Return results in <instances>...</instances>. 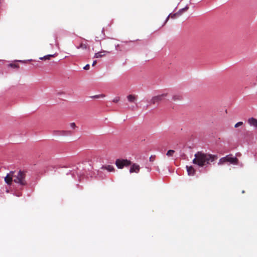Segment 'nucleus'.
<instances>
[{
  "label": "nucleus",
  "mask_w": 257,
  "mask_h": 257,
  "mask_svg": "<svg viewBox=\"0 0 257 257\" xmlns=\"http://www.w3.org/2000/svg\"><path fill=\"white\" fill-rule=\"evenodd\" d=\"M188 10V7H186L181 10H180L177 13L174 14L171 16L172 18H175L176 16H180L182 14L183 12L186 11Z\"/></svg>",
  "instance_id": "obj_14"
},
{
  "label": "nucleus",
  "mask_w": 257,
  "mask_h": 257,
  "mask_svg": "<svg viewBox=\"0 0 257 257\" xmlns=\"http://www.w3.org/2000/svg\"><path fill=\"white\" fill-rule=\"evenodd\" d=\"M89 67H90V66L89 64H87L86 65H85L84 67H83V69L84 70H88L89 69Z\"/></svg>",
  "instance_id": "obj_23"
},
{
  "label": "nucleus",
  "mask_w": 257,
  "mask_h": 257,
  "mask_svg": "<svg viewBox=\"0 0 257 257\" xmlns=\"http://www.w3.org/2000/svg\"><path fill=\"white\" fill-rule=\"evenodd\" d=\"M11 66L13 67H17V66L16 65L11 64Z\"/></svg>",
  "instance_id": "obj_26"
},
{
  "label": "nucleus",
  "mask_w": 257,
  "mask_h": 257,
  "mask_svg": "<svg viewBox=\"0 0 257 257\" xmlns=\"http://www.w3.org/2000/svg\"><path fill=\"white\" fill-rule=\"evenodd\" d=\"M54 55H48L46 56H44L43 57L40 58V59H49L50 57H54Z\"/></svg>",
  "instance_id": "obj_18"
},
{
  "label": "nucleus",
  "mask_w": 257,
  "mask_h": 257,
  "mask_svg": "<svg viewBox=\"0 0 257 257\" xmlns=\"http://www.w3.org/2000/svg\"><path fill=\"white\" fill-rule=\"evenodd\" d=\"M170 16V15H169V16L167 17V19H166V21H167V20H168V19H169V18Z\"/></svg>",
  "instance_id": "obj_27"
},
{
  "label": "nucleus",
  "mask_w": 257,
  "mask_h": 257,
  "mask_svg": "<svg viewBox=\"0 0 257 257\" xmlns=\"http://www.w3.org/2000/svg\"><path fill=\"white\" fill-rule=\"evenodd\" d=\"M109 52L106 51H102L97 53H96L94 55V57L96 58H101L106 55V54Z\"/></svg>",
  "instance_id": "obj_10"
},
{
  "label": "nucleus",
  "mask_w": 257,
  "mask_h": 257,
  "mask_svg": "<svg viewBox=\"0 0 257 257\" xmlns=\"http://www.w3.org/2000/svg\"><path fill=\"white\" fill-rule=\"evenodd\" d=\"M14 182L21 186L27 185V181L25 179V173L21 171L18 172H13Z\"/></svg>",
  "instance_id": "obj_2"
},
{
  "label": "nucleus",
  "mask_w": 257,
  "mask_h": 257,
  "mask_svg": "<svg viewBox=\"0 0 257 257\" xmlns=\"http://www.w3.org/2000/svg\"><path fill=\"white\" fill-rule=\"evenodd\" d=\"M115 165L118 169H122L124 167H127L131 165V162L127 159H117Z\"/></svg>",
  "instance_id": "obj_4"
},
{
  "label": "nucleus",
  "mask_w": 257,
  "mask_h": 257,
  "mask_svg": "<svg viewBox=\"0 0 257 257\" xmlns=\"http://www.w3.org/2000/svg\"><path fill=\"white\" fill-rule=\"evenodd\" d=\"M174 153H175V151H174L173 150H170L167 152L166 155L168 157H172L173 156Z\"/></svg>",
  "instance_id": "obj_17"
},
{
  "label": "nucleus",
  "mask_w": 257,
  "mask_h": 257,
  "mask_svg": "<svg viewBox=\"0 0 257 257\" xmlns=\"http://www.w3.org/2000/svg\"><path fill=\"white\" fill-rule=\"evenodd\" d=\"M73 132L71 131H62L59 132L58 135L63 136H69L72 135Z\"/></svg>",
  "instance_id": "obj_11"
},
{
  "label": "nucleus",
  "mask_w": 257,
  "mask_h": 257,
  "mask_svg": "<svg viewBox=\"0 0 257 257\" xmlns=\"http://www.w3.org/2000/svg\"><path fill=\"white\" fill-rule=\"evenodd\" d=\"M119 97H115L112 100L113 102L116 103L119 101Z\"/></svg>",
  "instance_id": "obj_22"
},
{
  "label": "nucleus",
  "mask_w": 257,
  "mask_h": 257,
  "mask_svg": "<svg viewBox=\"0 0 257 257\" xmlns=\"http://www.w3.org/2000/svg\"><path fill=\"white\" fill-rule=\"evenodd\" d=\"M102 170H106L109 172H113L114 170V167L111 165H107L101 167Z\"/></svg>",
  "instance_id": "obj_13"
},
{
  "label": "nucleus",
  "mask_w": 257,
  "mask_h": 257,
  "mask_svg": "<svg viewBox=\"0 0 257 257\" xmlns=\"http://www.w3.org/2000/svg\"><path fill=\"white\" fill-rule=\"evenodd\" d=\"M16 196L19 197V196H21L22 195V194L21 193H19L17 194H16Z\"/></svg>",
  "instance_id": "obj_25"
},
{
  "label": "nucleus",
  "mask_w": 257,
  "mask_h": 257,
  "mask_svg": "<svg viewBox=\"0 0 257 257\" xmlns=\"http://www.w3.org/2000/svg\"><path fill=\"white\" fill-rule=\"evenodd\" d=\"M140 167L138 164L136 163L131 164V166L130 169V173H138L140 172Z\"/></svg>",
  "instance_id": "obj_6"
},
{
  "label": "nucleus",
  "mask_w": 257,
  "mask_h": 257,
  "mask_svg": "<svg viewBox=\"0 0 257 257\" xmlns=\"http://www.w3.org/2000/svg\"><path fill=\"white\" fill-rule=\"evenodd\" d=\"M242 124H243V122L242 121H239V122H237L235 124L234 127H238L242 125Z\"/></svg>",
  "instance_id": "obj_21"
},
{
  "label": "nucleus",
  "mask_w": 257,
  "mask_h": 257,
  "mask_svg": "<svg viewBox=\"0 0 257 257\" xmlns=\"http://www.w3.org/2000/svg\"><path fill=\"white\" fill-rule=\"evenodd\" d=\"M70 126L72 129H75L76 127V125L75 122H71L70 123Z\"/></svg>",
  "instance_id": "obj_20"
},
{
  "label": "nucleus",
  "mask_w": 257,
  "mask_h": 257,
  "mask_svg": "<svg viewBox=\"0 0 257 257\" xmlns=\"http://www.w3.org/2000/svg\"><path fill=\"white\" fill-rule=\"evenodd\" d=\"M96 60L94 61L92 63V66H94L96 64Z\"/></svg>",
  "instance_id": "obj_24"
},
{
  "label": "nucleus",
  "mask_w": 257,
  "mask_h": 257,
  "mask_svg": "<svg viewBox=\"0 0 257 257\" xmlns=\"http://www.w3.org/2000/svg\"><path fill=\"white\" fill-rule=\"evenodd\" d=\"M167 95V93H164L157 96H154L150 100V102L155 104L164 99Z\"/></svg>",
  "instance_id": "obj_5"
},
{
  "label": "nucleus",
  "mask_w": 257,
  "mask_h": 257,
  "mask_svg": "<svg viewBox=\"0 0 257 257\" xmlns=\"http://www.w3.org/2000/svg\"><path fill=\"white\" fill-rule=\"evenodd\" d=\"M227 162H228L232 164H237L238 159L236 157H233L232 155H228L220 159L218 164L222 165Z\"/></svg>",
  "instance_id": "obj_3"
},
{
  "label": "nucleus",
  "mask_w": 257,
  "mask_h": 257,
  "mask_svg": "<svg viewBox=\"0 0 257 257\" xmlns=\"http://www.w3.org/2000/svg\"><path fill=\"white\" fill-rule=\"evenodd\" d=\"M247 122L250 126L257 128V119L251 117L248 119Z\"/></svg>",
  "instance_id": "obj_8"
},
{
  "label": "nucleus",
  "mask_w": 257,
  "mask_h": 257,
  "mask_svg": "<svg viewBox=\"0 0 257 257\" xmlns=\"http://www.w3.org/2000/svg\"><path fill=\"white\" fill-rule=\"evenodd\" d=\"M182 99V96L179 94H174L172 97V99L174 101L181 100Z\"/></svg>",
  "instance_id": "obj_15"
},
{
  "label": "nucleus",
  "mask_w": 257,
  "mask_h": 257,
  "mask_svg": "<svg viewBox=\"0 0 257 257\" xmlns=\"http://www.w3.org/2000/svg\"><path fill=\"white\" fill-rule=\"evenodd\" d=\"M13 172H11L8 174L7 176L5 178V182L9 185L11 184L12 181H14Z\"/></svg>",
  "instance_id": "obj_7"
},
{
  "label": "nucleus",
  "mask_w": 257,
  "mask_h": 257,
  "mask_svg": "<svg viewBox=\"0 0 257 257\" xmlns=\"http://www.w3.org/2000/svg\"><path fill=\"white\" fill-rule=\"evenodd\" d=\"M138 98V96L134 94H130L127 96V100L130 102H135Z\"/></svg>",
  "instance_id": "obj_9"
},
{
  "label": "nucleus",
  "mask_w": 257,
  "mask_h": 257,
  "mask_svg": "<svg viewBox=\"0 0 257 257\" xmlns=\"http://www.w3.org/2000/svg\"><path fill=\"white\" fill-rule=\"evenodd\" d=\"M77 49H87V45L83 43H81L79 46L76 47Z\"/></svg>",
  "instance_id": "obj_16"
},
{
  "label": "nucleus",
  "mask_w": 257,
  "mask_h": 257,
  "mask_svg": "<svg viewBox=\"0 0 257 257\" xmlns=\"http://www.w3.org/2000/svg\"><path fill=\"white\" fill-rule=\"evenodd\" d=\"M188 174L189 176H193L195 174V170L192 166H186Z\"/></svg>",
  "instance_id": "obj_12"
},
{
  "label": "nucleus",
  "mask_w": 257,
  "mask_h": 257,
  "mask_svg": "<svg viewBox=\"0 0 257 257\" xmlns=\"http://www.w3.org/2000/svg\"><path fill=\"white\" fill-rule=\"evenodd\" d=\"M104 97H105V95L104 94L96 95L92 96L93 98H100V97L103 98Z\"/></svg>",
  "instance_id": "obj_19"
},
{
  "label": "nucleus",
  "mask_w": 257,
  "mask_h": 257,
  "mask_svg": "<svg viewBox=\"0 0 257 257\" xmlns=\"http://www.w3.org/2000/svg\"><path fill=\"white\" fill-rule=\"evenodd\" d=\"M194 156L195 158L192 161L193 163L201 167L210 164L217 158L216 155L201 152H198Z\"/></svg>",
  "instance_id": "obj_1"
}]
</instances>
